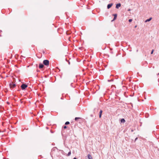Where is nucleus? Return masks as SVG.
<instances>
[{
  "label": "nucleus",
  "instance_id": "obj_21",
  "mask_svg": "<svg viewBox=\"0 0 159 159\" xmlns=\"http://www.w3.org/2000/svg\"><path fill=\"white\" fill-rule=\"evenodd\" d=\"M130 10H131L130 9H128V11H130Z\"/></svg>",
  "mask_w": 159,
  "mask_h": 159
},
{
  "label": "nucleus",
  "instance_id": "obj_20",
  "mask_svg": "<svg viewBox=\"0 0 159 159\" xmlns=\"http://www.w3.org/2000/svg\"><path fill=\"white\" fill-rule=\"evenodd\" d=\"M138 139V138H135V141H135H135H136L137 140V139Z\"/></svg>",
  "mask_w": 159,
  "mask_h": 159
},
{
  "label": "nucleus",
  "instance_id": "obj_14",
  "mask_svg": "<svg viewBox=\"0 0 159 159\" xmlns=\"http://www.w3.org/2000/svg\"><path fill=\"white\" fill-rule=\"evenodd\" d=\"M71 154V151H70L68 153L67 156H70Z\"/></svg>",
  "mask_w": 159,
  "mask_h": 159
},
{
  "label": "nucleus",
  "instance_id": "obj_2",
  "mask_svg": "<svg viewBox=\"0 0 159 159\" xmlns=\"http://www.w3.org/2000/svg\"><path fill=\"white\" fill-rule=\"evenodd\" d=\"M27 85L25 84H22L21 86V88L22 90H24L27 87Z\"/></svg>",
  "mask_w": 159,
  "mask_h": 159
},
{
  "label": "nucleus",
  "instance_id": "obj_3",
  "mask_svg": "<svg viewBox=\"0 0 159 159\" xmlns=\"http://www.w3.org/2000/svg\"><path fill=\"white\" fill-rule=\"evenodd\" d=\"M9 86L11 89H13L16 86V84L12 82L9 84Z\"/></svg>",
  "mask_w": 159,
  "mask_h": 159
},
{
  "label": "nucleus",
  "instance_id": "obj_11",
  "mask_svg": "<svg viewBox=\"0 0 159 159\" xmlns=\"http://www.w3.org/2000/svg\"><path fill=\"white\" fill-rule=\"evenodd\" d=\"M152 19V17H150L147 20H146L145 21V22H148V21H150Z\"/></svg>",
  "mask_w": 159,
  "mask_h": 159
},
{
  "label": "nucleus",
  "instance_id": "obj_10",
  "mask_svg": "<svg viewBox=\"0 0 159 159\" xmlns=\"http://www.w3.org/2000/svg\"><path fill=\"white\" fill-rule=\"evenodd\" d=\"M113 16H114V18L113 19V20H115L117 17V15L116 14H113Z\"/></svg>",
  "mask_w": 159,
  "mask_h": 159
},
{
  "label": "nucleus",
  "instance_id": "obj_18",
  "mask_svg": "<svg viewBox=\"0 0 159 159\" xmlns=\"http://www.w3.org/2000/svg\"><path fill=\"white\" fill-rule=\"evenodd\" d=\"M132 19H130L129 20V22H130L132 21Z\"/></svg>",
  "mask_w": 159,
  "mask_h": 159
},
{
  "label": "nucleus",
  "instance_id": "obj_8",
  "mask_svg": "<svg viewBox=\"0 0 159 159\" xmlns=\"http://www.w3.org/2000/svg\"><path fill=\"white\" fill-rule=\"evenodd\" d=\"M87 156L88 159H93V158L92 156L90 154H88Z\"/></svg>",
  "mask_w": 159,
  "mask_h": 159
},
{
  "label": "nucleus",
  "instance_id": "obj_24",
  "mask_svg": "<svg viewBox=\"0 0 159 159\" xmlns=\"http://www.w3.org/2000/svg\"><path fill=\"white\" fill-rule=\"evenodd\" d=\"M61 98V99H63V98Z\"/></svg>",
  "mask_w": 159,
  "mask_h": 159
},
{
  "label": "nucleus",
  "instance_id": "obj_9",
  "mask_svg": "<svg viewBox=\"0 0 159 159\" xmlns=\"http://www.w3.org/2000/svg\"><path fill=\"white\" fill-rule=\"evenodd\" d=\"M102 112V110H101L99 112V117L100 118H101V117Z\"/></svg>",
  "mask_w": 159,
  "mask_h": 159
},
{
  "label": "nucleus",
  "instance_id": "obj_13",
  "mask_svg": "<svg viewBox=\"0 0 159 159\" xmlns=\"http://www.w3.org/2000/svg\"><path fill=\"white\" fill-rule=\"evenodd\" d=\"M70 124V122L69 121H66L65 123V125H67Z\"/></svg>",
  "mask_w": 159,
  "mask_h": 159
},
{
  "label": "nucleus",
  "instance_id": "obj_25",
  "mask_svg": "<svg viewBox=\"0 0 159 159\" xmlns=\"http://www.w3.org/2000/svg\"><path fill=\"white\" fill-rule=\"evenodd\" d=\"M22 57H24V58H25V57H23V56H22Z\"/></svg>",
  "mask_w": 159,
  "mask_h": 159
},
{
  "label": "nucleus",
  "instance_id": "obj_5",
  "mask_svg": "<svg viewBox=\"0 0 159 159\" xmlns=\"http://www.w3.org/2000/svg\"><path fill=\"white\" fill-rule=\"evenodd\" d=\"M121 6V4L120 3H118L116 4V8L118 9Z\"/></svg>",
  "mask_w": 159,
  "mask_h": 159
},
{
  "label": "nucleus",
  "instance_id": "obj_7",
  "mask_svg": "<svg viewBox=\"0 0 159 159\" xmlns=\"http://www.w3.org/2000/svg\"><path fill=\"white\" fill-rule=\"evenodd\" d=\"M112 5H113L112 3H110V4H108L107 6V8L109 9L112 6Z\"/></svg>",
  "mask_w": 159,
  "mask_h": 159
},
{
  "label": "nucleus",
  "instance_id": "obj_12",
  "mask_svg": "<svg viewBox=\"0 0 159 159\" xmlns=\"http://www.w3.org/2000/svg\"><path fill=\"white\" fill-rule=\"evenodd\" d=\"M125 120L123 119V118H122V119H121L120 120V122L121 123H125Z\"/></svg>",
  "mask_w": 159,
  "mask_h": 159
},
{
  "label": "nucleus",
  "instance_id": "obj_27",
  "mask_svg": "<svg viewBox=\"0 0 159 159\" xmlns=\"http://www.w3.org/2000/svg\"><path fill=\"white\" fill-rule=\"evenodd\" d=\"M7 103H8V104H9V102H7Z\"/></svg>",
  "mask_w": 159,
  "mask_h": 159
},
{
  "label": "nucleus",
  "instance_id": "obj_23",
  "mask_svg": "<svg viewBox=\"0 0 159 159\" xmlns=\"http://www.w3.org/2000/svg\"><path fill=\"white\" fill-rule=\"evenodd\" d=\"M73 159H77L76 157H74Z\"/></svg>",
  "mask_w": 159,
  "mask_h": 159
},
{
  "label": "nucleus",
  "instance_id": "obj_26",
  "mask_svg": "<svg viewBox=\"0 0 159 159\" xmlns=\"http://www.w3.org/2000/svg\"><path fill=\"white\" fill-rule=\"evenodd\" d=\"M69 64H70V62H69Z\"/></svg>",
  "mask_w": 159,
  "mask_h": 159
},
{
  "label": "nucleus",
  "instance_id": "obj_16",
  "mask_svg": "<svg viewBox=\"0 0 159 159\" xmlns=\"http://www.w3.org/2000/svg\"><path fill=\"white\" fill-rule=\"evenodd\" d=\"M153 52H154V50L153 49L152 50L151 52V54H152Z\"/></svg>",
  "mask_w": 159,
  "mask_h": 159
},
{
  "label": "nucleus",
  "instance_id": "obj_15",
  "mask_svg": "<svg viewBox=\"0 0 159 159\" xmlns=\"http://www.w3.org/2000/svg\"><path fill=\"white\" fill-rule=\"evenodd\" d=\"M80 119V117H75V120H77L78 119Z\"/></svg>",
  "mask_w": 159,
  "mask_h": 159
},
{
  "label": "nucleus",
  "instance_id": "obj_6",
  "mask_svg": "<svg viewBox=\"0 0 159 159\" xmlns=\"http://www.w3.org/2000/svg\"><path fill=\"white\" fill-rule=\"evenodd\" d=\"M44 67V65L42 64V63H40L39 64V67L40 69H42Z\"/></svg>",
  "mask_w": 159,
  "mask_h": 159
},
{
  "label": "nucleus",
  "instance_id": "obj_17",
  "mask_svg": "<svg viewBox=\"0 0 159 159\" xmlns=\"http://www.w3.org/2000/svg\"><path fill=\"white\" fill-rule=\"evenodd\" d=\"M113 80H108V82H111V81H113Z\"/></svg>",
  "mask_w": 159,
  "mask_h": 159
},
{
  "label": "nucleus",
  "instance_id": "obj_4",
  "mask_svg": "<svg viewBox=\"0 0 159 159\" xmlns=\"http://www.w3.org/2000/svg\"><path fill=\"white\" fill-rule=\"evenodd\" d=\"M57 148L56 147H54L51 150V154H53L54 152L55 151H57Z\"/></svg>",
  "mask_w": 159,
  "mask_h": 159
},
{
  "label": "nucleus",
  "instance_id": "obj_28",
  "mask_svg": "<svg viewBox=\"0 0 159 159\" xmlns=\"http://www.w3.org/2000/svg\"><path fill=\"white\" fill-rule=\"evenodd\" d=\"M157 75H159V73L157 74Z\"/></svg>",
  "mask_w": 159,
  "mask_h": 159
},
{
  "label": "nucleus",
  "instance_id": "obj_22",
  "mask_svg": "<svg viewBox=\"0 0 159 159\" xmlns=\"http://www.w3.org/2000/svg\"><path fill=\"white\" fill-rule=\"evenodd\" d=\"M90 116L91 117H93V115L92 114Z\"/></svg>",
  "mask_w": 159,
  "mask_h": 159
},
{
  "label": "nucleus",
  "instance_id": "obj_19",
  "mask_svg": "<svg viewBox=\"0 0 159 159\" xmlns=\"http://www.w3.org/2000/svg\"><path fill=\"white\" fill-rule=\"evenodd\" d=\"M63 128L65 129H66L67 128V126L66 125H64L63 127Z\"/></svg>",
  "mask_w": 159,
  "mask_h": 159
},
{
  "label": "nucleus",
  "instance_id": "obj_1",
  "mask_svg": "<svg viewBox=\"0 0 159 159\" xmlns=\"http://www.w3.org/2000/svg\"><path fill=\"white\" fill-rule=\"evenodd\" d=\"M43 64L46 66H48L49 65V61L48 60H45L43 61Z\"/></svg>",
  "mask_w": 159,
  "mask_h": 159
}]
</instances>
